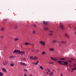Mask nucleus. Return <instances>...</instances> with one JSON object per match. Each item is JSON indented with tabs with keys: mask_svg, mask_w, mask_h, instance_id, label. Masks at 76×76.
<instances>
[{
	"mask_svg": "<svg viewBox=\"0 0 76 76\" xmlns=\"http://www.w3.org/2000/svg\"><path fill=\"white\" fill-rule=\"evenodd\" d=\"M32 64H35V63L33 62V63H32Z\"/></svg>",
	"mask_w": 76,
	"mask_h": 76,
	"instance_id": "54",
	"label": "nucleus"
},
{
	"mask_svg": "<svg viewBox=\"0 0 76 76\" xmlns=\"http://www.w3.org/2000/svg\"><path fill=\"white\" fill-rule=\"evenodd\" d=\"M75 35H76V31L75 32Z\"/></svg>",
	"mask_w": 76,
	"mask_h": 76,
	"instance_id": "56",
	"label": "nucleus"
},
{
	"mask_svg": "<svg viewBox=\"0 0 76 76\" xmlns=\"http://www.w3.org/2000/svg\"><path fill=\"white\" fill-rule=\"evenodd\" d=\"M34 46H33V48H34Z\"/></svg>",
	"mask_w": 76,
	"mask_h": 76,
	"instance_id": "63",
	"label": "nucleus"
},
{
	"mask_svg": "<svg viewBox=\"0 0 76 76\" xmlns=\"http://www.w3.org/2000/svg\"><path fill=\"white\" fill-rule=\"evenodd\" d=\"M57 60V59H56V58H55V59H53V60Z\"/></svg>",
	"mask_w": 76,
	"mask_h": 76,
	"instance_id": "45",
	"label": "nucleus"
},
{
	"mask_svg": "<svg viewBox=\"0 0 76 76\" xmlns=\"http://www.w3.org/2000/svg\"><path fill=\"white\" fill-rule=\"evenodd\" d=\"M66 43V41H61V44H65Z\"/></svg>",
	"mask_w": 76,
	"mask_h": 76,
	"instance_id": "13",
	"label": "nucleus"
},
{
	"mask_svg": "<svg viewBox=\"0 0 76 76\" xmlns=\"http://www.w3.org/2000/svg\"><path fill=\"white\" fill-rule=\"evenodd\" d=\"M60 60H65V59L63 58H60Z\"/></svg>",
	"mask_w": 76,
	"mask_h": 76,
	"instance_id": "36",
	"label": "nucleus"
},
{
	"mask_svg": "<svg viewBox=\"0 0 76 76\" xmlns=\"http://www.w3.org/2000/svg\"><path fill=\"white\" fill-rule=\"evenodd\" d=\"M53 71H54V70H53Z\"/></svg>",
	"mask_w": 76,
	"mask_h": 76,
	"instance_id": "60",
	"label": "nucleus"
},
{
	"mask_svg": "<svg viewBox=\"0 0 76 76\" xmlns=\"http://www.w3.org/2000/svg\"><path fill=\"white\" fill-rule=\"evenodd\" d=\"M50 32H52V33H53L54 32V31H50Z\"/></svg>",
	"mask_w": 76,
	"mask_h": 76,
	"instance_id": "42",
	"label": "nucleus"
},
{
	"mask_svg": "<svg viewBox=\"0 0 76 76\" xmlns=\"http://www.w3.org/2000/svg\"><path fill=\"white\" fill-rule=\"evenodd\" d=\"M61 64H62V65H64V63L63 64H62V63H61Z\"/></svg>",
	"mask_w": 76,
	"mask_h": 76,
	"instance_id": "44",
	"label": "nucleus"
},
{
	"mask_svg": "<svg viewBox=\"0 0 76 76\" xmlns=\"http://www.w3.org/2000/svg\"><path fill=\"white\" fill-rule=\"evenodd\" d=\"M32 51L33 52H34V51H35V50H32Z\"/></svg>",
	"mask_w": 76,
	"mask_h": 76,
	"instance_id": "51",
	"label": "nucleus"
},
{
	"mask_svg": "<svg viewBox=\"0 0 76 76\" xmlns=\"http://www.w3.org/2000/svg\"><path fill=\"white\" fill-rule=\"evenodd\" d=\"M39 43L40 44H41V45H45V43L44 41H40L39 42Z\"/></svg>",
	"mask_w": 76,
	"mask_h": 76,
	"instance_id": "1",
	"label": "nucleus"
},
{
	"mask_svg": "<svg viewBox=\"0 0 76 76\" xmlns=\"http://www.w3.org/2000/svg\"><path fill=\"white\" fill-rule=\"evenodd\" d=\"M29 44V43H28V42H26L25 43V45H28V44Z\"/></svg>",
	"mask_w": 76,
	"mask_h": 76,
	"instance_id": "26",
	"label": "nucleus"
},
{
	"mask_svg": "<svg viewBox=\"0 0 76 76\" xmlns=\"http://www.w3.org/2000/svg\"><path fill=\"white\" fill-rule=\"evenodd\" d=\"M44 29L45 31H48V27H45L44 28Z\"/></svg>",
	"mask_w": 76,
	"mask_h": 76,
	"instance_id": "15",
	"label": "nucleus"
},
{
	"mask_svg": "<svg viewBox=\"0 0 76 76\" xmlns=\"http://www.w3.org/2000/svg\"><path fill=\"white\" fill-rule=\"evenodd\" d=\"M32 34H35V31H33L32 32Z\"/></svg>",
	"mask_w": 76,
	"mask_h": 76,
	"instance_id": "29",
	"label": "nucleus"
},
{
	"mask_svg": "<svg viewBox=\"0 0 76 76\" xmlns=\"http://www.w3.org/2000/svg\"><path fill=\"white\" fill-rule=\"evenodd\" d=\"M10 65L11 66H12V67L13 66H14V65H13V64H11Z\"/></svg>",
	"mask_w": 76,
	"mask_h": 76,
	"instance_id": "27",
	"label": "nucleus"
},
{
	"mask_svg": "<svg viewBox=\"0 0 76 76\" xmlns=\"http://www.w3.org/2000/svg\"><path fill=\"white\" fill-rule=\"evenodd\" d=\"M4 21H7V19H4Z\"/></svg>",
	"mask_w": 76,
	"mask_h": 76,
	"instance_id": "39",
	"label": "nucleus"
},
{
	"mask_svg": "<svg viewBox=\"0 0 76 76\" xmlns=\"http://www.w3.org/2000/svg\"><path fill=\"white\" fill-rule=\"evenodd\" d=\"M33 60H38V57L37 56H34V57L33 58Z\"/></svg>",
	"mask_w": 76,
	"mask_h": 76,
	"instance_id": "8",
	"label": "nucleus"
},
{
	"mask_svg": "<svg viewBox=\"0 0 76 76\" xmlns=\"http://www.w3.org/2000/svg\"><path fill=\"white\" fill-rule=\"evenodd\" d=\"M52 43H56V42H57V40H54L52 41Z\"/></svg>",
	"mask_w": 76,
	"mask_h": 76,
	"instance_id": "12",
	"label": "nucleus"
},
{
	"mask_svg": "<svg viewBox=\"0 0 76 76\" xmlns=\"http://www.w3.org/2000/svg\"><path fill=\"white\" fill-rule=\"evenodd\" d=\"M61 76H63V74H61Z\"/></svg>",
	"mask_w": 76,
	"mask_h": 76,
	"instance_id": "46",
	"label": "nucleus"
},
{
	"mask_svg": "<svg viewBox=\"0 0 76 76\" xmlns=\"http://www.w3.org/2000/svg\"><path fill=\"white\" fill-rule=\"evenodd\" d=\"M62 61H58V62L59 63H60V64H61V62Z\"/></svg>",
	"mask_w": 76,
	"mask_h": 76,
	"instance_id": "23",
	"label": "nucleus"
},
{
	"mask_svg": "<svg viewBox=\"0 0 76 76\" xmlns=\"http://www.w3.org/2000/svg\"><path fill=\"white\" fill-rule=\"evenodd\" d=\"M4 72H6V69L5 68H2L1 69Z\"/></svg>",
	"mask_w": 76,
	"mask_h": 76,
	"instance_id": "7",
	"label": "nucleus"
},
{
	"mask_svg": "<svg viewBox=\"0 0 76 76\" xmlns=\"http://www.w3.org/2000/svg\"><path fill=\"white\" fill-rule=\"evenodd\" d=\"M30 58L31 60H33V57H32V56H30Z\"/></svg>",
	"mask_w": 76,
	"mask_h": 76,
	"instance_id": "21",
	"label": "nucleus"
},
{
	"mask_svg": "<svg viewBox=\"0 0 76 76\" xmlns=\"http://www.w3.org/2000/svg\"><path fill=\"white\" fill-rule=\"evenodd\" d=\"M15 56H10L9 57V58L10 59V58H15Z\"/></svg>",
	"mask_w": 76,
	"mask_h": 76,
	"instance_id": "18",
	"label": "nucleus"
},
{
	"mask_svg": "<svg viewBox=\"0 0 76 76\" xmlns=\"http://www.w3.org/2000/svg\"><path fill=\"white\" fill-rule=\"evenodd\" d=\"M40 69H42V70H43V69H44V68H43V67L41 66H40Z\"/></svg>",
	"mask_w": 76,
	"mask_h": 76,
	"instance_id": "22",
	"label": "nucleus"
},
{
	"mask_svg": "<svg viewBox=\"0 0 76 76\" xmlns=\"http://www.w3.org/2000/svg\"><path fill=\"white\" fill-rule=\"evenodd\" d=\"M37 51H38V52H39V51L38 50H37Z\"/></svg>",
	"mask_w": 76,
	"mask_h": 76,
	"instance_id": "55",
	"label": "nucleus"
},
{
	"mask_svg": "<svg viewBox=\"0 0 76 76\" xmlns=\"http://www.w3.org/2000/svg\"><path fill=\"white\" fill-rule=\"evenodd\" d=\"M24 71L25 72H28V70H27V69H24Z\"/></svg>",
	"mask_w": 76,
	"mask_h": 76,
	"instance_id": "28",
	"label": "nucleus"
},
{
	"mask_svg": "<svg viewBox=\"0 0 76 76\" xmlns=\"http://www.w3.org/2000/svg\"><path fill=\"white\" fill-rule=\"evenodd\" d=\"M39 63V61H37L36 63H35L34 64L36 65H37V64H38Z\"/></svg>",
	"mask_w": 76,
	"mask_h": 76,
	"instance_id": "19",
	"label": "nucleus"
},
{
	"mask_svg": "<svg viewBox=\"0 0 76 76\" xmlns=\"http://www.w3.org/2000/svg\"><path fill=\"white\" fill-rule=\"evenodd\" d=\"M73 72V70H72V72Z\"/></svg>",
	"mask_w": 76,
	"mask_h": 76,
	"instance_id": "59",
	"label": "nucleus"
},
{
	"mask_svg": "<svg viewBox=\"0 0 76 76\" xmlns=\"http://www.w3.org/2000/svg\"><path fill=\"white\" fill-rule=\"evenodd\" d=\"M53 72H52L51 73H50V74H51V75H53Z\"/></svg>",
	"mask_w": 76,
	"mask_h": 76,
	"instance_id": "40",
	"label": "nucleus"
},
{
	"mask_svg": "<svg viewBox=\"0 0 76 76\" xmlns=\"http://www.w3.org/2000/svg\"><path fill=\"white\" fill-rule=\"evenodd\" d=\"M57 43H59L60 44H61V42H60L59 41L58 42H57Z\"/></svg>",
	"mask_w": 76,
	"mask_h": 76,
	"instance_id": "43",
	"label": "nucleus"
},
{
	"mask_svg": "<svg viewBox=\"0 0 76 76\" xmlns=\"http://www.w3.org/2000/svg\"><path fill=\"white\" fill-rule=\"evenodd\" d=\"M60 46H61V45H60Z\"/></svg>",
	"mask_w": 76,
	"mask_h": 76,
	"instance_id": "61",
	"label": "nucleus"
},
{
	"mask_svg": "<svg viewBox=\"0 0 76 76\" xmlns=\"http://www.w3.org/2000/svg\"><path fill=\"white\" fill-rule=\"evenodd\" d=\"M48 63H49V64H53L54 63V62H49Z\"/></svg>",
	"mask_w": 76,
	"mask_h": 76,
	"instance_id": "25",
	"label": "nucleus"
},
{
	"mask_svg": "<svg viewBox=\"0 0 76 76\" xmlns=\"http://www.w3.org/2000/svg\"><path fill=\"white\" fill-rule=\"evenodd\" d=\"M65 37H67V38H69V36L67 34H65Z\"/></svg>",
	"mask_w": 76,
	"mask_h": 76,
	"instance_id": "11",
	"label": "nucleus"
},
{
	"mask_svg": "<svg viewBox=\"0 0 76 76\" xmlns=\"http://www.w3.org/2000/svg\"><path fill=\"white\" fill-rule=\"evenodd\" d=\"M72 70H75V69L74 68H73L72 69Z\"/></svg>",
	"mask_w": 76,
	"mask_h": 76,
	"instance_id": "48",
	"label": "nucleus"
},
{
	"mask_svg": "<svg viewBox=\"0 0 76 76\" xmlns=\"http://www.w3.org/2000/svg\"><path fill=\"white\" fill-rule=\"evenodd\" d=\"M46 73H47V74H48V72H47Z\"/></svg>",
	"mask_w": 76,
	"mask_h": 76,
	"instance_id": "53",
	"label": "nucleus"
},
{
	"mask_svg": "<svg viewBox=\"0 0 76 76\" xmlns=\"http://www.w3.org/2000/svg\"><path fill=\"white\" fill-rule=\"evenodd\" d=\"M54 58H53L51 57V59L52 60H54Z\"/></svg>",
	"mask_w": 76,
	"mask_h": 76,
	"instance_id": "38",
	"label": "nucleus"
},
{
	"mask_svg": "<svg viewBox=\"0 0 76 76\" xmlns=\"http://www.w3.org/2000/svg\"><path fill=\"white\" fill-rule=\"evenodd\" d=\"M20 50H15L13 52V53H16V54H19Z\"/></svg>",
	"mask_w": 76,
	"mask_h": 76,
	"instance_id": "3",
	"label": "nucleus"
},
{
	"mask_svg": "<svg viewBox=\"0 0 76 76\" xmlns=\"http://www.w3.org/2000/svg\"><path fill=\"white\" fill-rule=\"evenodd\" d=\"M74 68L75 70H76V67H74Z\"/></svg>",
	"mask_w": 76,
	"mask_h": 76,
	"instance_id": "50",
	"label": "nucleus"
},
{
	"mask_svg": "<svg viewBox=\"0 0 76 76\" xmlns=\"http://www.w3.org/2000/svg\"><path fill=\"white\" fill-rule=\"evenodd\" d=\"M17 28H18V27L17 26H16L14 27L15 29H17Z\"/></svg>",
	"mask_w": 76,
	"mask_h": 76,
	"instance_id": "34",
	"label": "nucleus"
},
{
	"mask_svg": "<svg viewBox=\"0 0 76 76\" xmlns=\"http://www.w3.org/2000/svg\"><path fill=\"white\" fill-rule=\"evenodd\" d=\"M3 64H4V65H7V62L6 61H4L3 62Z\"/></svg>",
	"mask_w": 76,
	"mask_h": 76,
	"instance_id": "9",
	"label": "nucleus"
},
{
	"mask_svg": "<svg viewBox=\"0 0 76 76\" xmlns=\"http://www.w3.org/2000/svg\"><path fill=\"white\" fill-rule=\"evenodd\" d=\"M49 50H50V51H54V48H50L49 49Z\"/></svg>",
	"mask_w": 76,
	"mask_h": 76,
	"instance_id": "14",
	"label": "nucleus"
},
{
	"mask_svg": "<svg viewBox=\"0 0 76 76\" xmlns=\"http://www.w3.org/2000/svg\"><path fill=\"white\" fill-rule=\"evenodd\" d=\"M47 70H48V72H50V69H47Z\"/></svg>",
	"mask_w": 76,
	"mask_h": 76,
	"instance_id": "32",
	"label": "nucleus"
},
{
	"mask_svg": "<svg viewBox=\"0 0 76 76\" xmlns=\"http://www.w3.org/2000/svg\"><path fill=\"white\" fill-rule=\"evenodd\" d=\"M22 60H24V61H25V60H26V58L23 57V59H21Z\"/></svg>",
	"mask_w": 76,
	"mask_h": 76,
	"instance_id": "20",
	"label": "nucleus"
},
{
	"mask_svg": "<svg viewBox=\"0 0 76 76\" xmlns=\"http://www.w3.org/2000/svg\"><path fill=\"white\" fill-rule=\"evenodd\" d=\"M3 75V73H2L1 72H0V76H2Z\"/></svg>",
	"mask_w": 76,
	"mask_h": 76,
	"instance_id": "24",
	"label": "nucleus"
},
{
	"mask_svg": "<svg viewBox=\"0 0 76 76\" xmlns=\"http://www.w3.org/2000/svg\"><path fill=\"white\" fill-rule=\"evenodd\" d=\"M49 35L50 36H51V35H53V34H52V33H51V34H49Z\"/></svg>",
	"mask_w": 76,
	"mask_h": 76,
	"instance_id": "33",
	"label": "nucleus"
},
{
	"mask_svg": "<svg viewBox=\"0 0 76 76\" xmlns=\"http://www.w3.org/2000/svg\"><path fill=\"white\" fill-rule=\"evenodd\" d=\"M50 74H51L50 73V74H49V75H50Z\"/></svg>",
	"mask_w": 76,
	"mask_h": 76,
	"instance_id": "58",
	"label": "nucleus"
},
{
	"mask_svg": "<svg viewBox=\"0 0 76 76\" xmlns=\"http://www.w3.org/2000/svg\"><path fill=\"white\" fill-rule=\"evenodd\" d=\"M1 31H4V27H2L1 28Z\"/></svg>",
	"mask_w": 76,
	"mask_h": 76,
	"instance_id": "10",
	"label": "nucleus"
},
{
	"mask_svg": "<svg viewBox=\"0 0 76 76\" xmlns=\"http://www.w3.org/2000/svg\"><path fill=\"white\" fill-rule=\"evenodd\" d=\"M45 53V52H42V54H44Z\"/></svg>",
	"mask_w": 76,
	"mask_h": 76,
	"instance_id": "30",
	"label": "nucleus"
},
{
	"mask_svg": "<svg viewBox=\"0 0 76 76\" xmlns=\"http://www.w3.org/2000/svg\"><path fill=\"white\" fill-rule=\"evenodd\" d=\"M33 26H34V27H36V25H35V24H33Z\"/></svg>",
	"mask_w": 76,
	"mask_h": 76,
	"instance_id": "41",
	"label": "nucleus"
},
{
	"mask_svg": "<svg viewBox=\"0 0 76 76\" xmlns=\"http://www.w3.org/2000/svg\"><path fill=\"white\" fill-rule=\"evenodd\" d=\"M57 69V70H59L60 69Z\"/></svg>",
	"mask_w": 76,
	"mask_h": 76,
	"instance_id": "57",
	"label": "nucleus"
},
{
	"mask_svg": "<svg viewBox=\"0 0 76 76\" xmlns=\"http://www.w3.org/2000/svg\"><path fill=\"white\" fill-rule=\"evenodd\" d=\"M35 23H38V22L37 21H36Z\"/></svg>",
	"mask_w": 76,
	"mask_h": 76,
	"instance_id": "52",
	"label": "nucleus"
},
{
	"mask_svg": "<svg viewBox=\"0 0 76 76\" xmlns=\"http://www.w3.org/2000/svg\"><path fill=\"white\" fill-rule=\"evenodd\" d=\"M63 63L64 64L65 66H68V63L66 61H64L63 62Z\"/></svg>",
	"mask_w": 76,
	"mask_h": 76,
	"instance_id": "2",
	"label": "nucleus"
},
{
	"mask_svg": "<svg viewBox=\"0 0 76 76\" xmlns=\"http://www.w3.org/2000/svg\"><path fill=\"white\" fill-rule=\"evenodd\" d=\"M1 38H3V36H1Z\"/></svg>",
	"mask_w": 76,
	"mask_h": 76,
	"instance_id": "49",
	"label": "nucleus"
},
{
	"mask_svg": "<svg viewBox=\"0 0 76 76\" xmlns=\"http://www.w3.org/2000/svg\"><path fill=\"white\" fill-rule=\"evenodd\" d=\"M60 27L61 29H62V30H63V29H64V27H63V25H61L60 26Z\"/></svg>",
	"mask_w": 76,
	"mask_h": 76,
	"instance_id": "16",
	"label": "nucleus"
},
{
	"mask_svg": "<svg viewBox=\"0 0 76 76\" xmlns=\"http://www.w3.org/2000/svg\"><path fill=\"white\" fill-rule=\"evenodd\" d=\"M71 60H74L75 61L76 60V59H74V58H71Z\"/></svg>",
	"mask_w": 76,
	"mask_h": 76,
	"instance_id": "31",
	"label": "nucleus"
},
{
	"mask_svg": "<svg viewBox=\"0 0 76 76\" xmlns=\"http://www.w3.org/2000/svg\"><path fill=\"white\" fill-rule=\"evenodd\" d=\"M20 64L22 66H27V65L25 63L20 62Z\"/></svg>",
	"mask_w": 76,
	"mask_h": 76,
	"instance_id": "4",
	"label": "nucleus"
},
{
	"mask_svg": "<svg viewBox=\"0 0 76 76\" xmlns=\"http://www.w3.org/2000/svg\"><path fill=\"white\" fill-rule=\"evenodd\" d=\"M24 76H27V75L26 74H24Z\"/></svg>",
	"mask_w": 76,
	"mask_h": 76,
	"instance_id": "47",
	"label": "nucleus"
},
{
	"mask_svg": "<svg viewBox=\"0 0 76 76\" xmlns=\"http://www.w3.org/2000/svg\"><path fill=\"white\" fill-rule=\"evenodd\" d=\"M68 61L69 62V63H72V61H70V60H68Z\"/></svg>",
	"mask_w": 76,
	"mask_h": 76,
	"instance_id": "37",
	"label": "nucleus"
},
{
	"mask_svg": "<svg viewBox=\"0 0 76 76\" xmlns=\"http://www.w3.org/2000/svg\"><path fill=\"white\" fill-rule=\"evenodd\" d=\"M43 24H44V25H47V24H48V22H46V21H43Z\"/></svg>",
	"mask_w": 76,
	"mask_h": 76,
	"instance_id": "5",
	"label": "nucleus"
},
{
	"mask_svg": "<svg viewBox=\"0 0 76 76\" xmlns=\"http://www.w3.org/2000/svg\"><path fill=\"white\" fill-rule=\"evenodd\" d=\"M18 39H19L18 38H15L14 39V41H18Z\"/></svg>",
	"mask_w": 76,
	"mask_h": 76,
	"instance_id": "17",
	"label": "nucleus"
},
{
	"mask_svg": "<svg viewBox=\"0 0 76 76\" xmlns=\"http://www.w3.org/2000/svg\"><path fill=\"white\" fill-rule=\"evenodd\" d=\"M19 54H22V55L24 54H25V52L23 51H20V52L19 53Z\"/></svg>",
	"mask_w": 76,
	"mask_h": 76,
	"instance_id": "6",
	"label": "nucleus"
},
{
	"mask_svg": "<svg viewBox=\"0 0 76 76\" xmlns=\"http://www.w3.org/2000/svg\"><path fill=\"white\" fill-rule=\"evenodd\" d=\"M45 70H47V69H45Z\"/></svg>",
	"mask_w": 76,
	"mask_h": 76,
	"instance_id": "62",
	"label": "nucleus"
},
{
	"mask_svg": "<svg viewBox=\"0 0 76 76\" xmlns=\"http://www.w3.org/2000/svg\"><path fill=\"white\" fill-rule=\"evenodd\" d=\"M74 66V67H76V64H75L74 65H73Z\"/></svg>",
	"mask_w": 76,
	"mask_h": 76,
	"instance_id": "35",
	"label": "nucleus"
}]
</instances>
